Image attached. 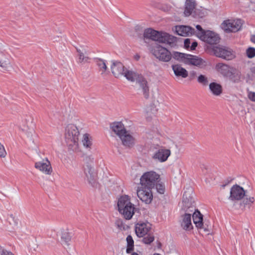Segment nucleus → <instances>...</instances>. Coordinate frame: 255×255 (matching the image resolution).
<instances>
[{"instance_id": "423d86ee", "label": "nucleus", "mask_w": 255, "mask_h": 255, "mask_svg": "<svg viewBox=\"0 0 255 255\" xmlns=\"http://www.w3.org/2000/svg\"><path fill=\"white\" fill-rule=\"evenodd\" d=\"M160 181V176L154 171L144 173L140 178V183L142 186L152 189L155 184Z\"/></svg>"}, {"instance_id": "5701e85b", "label": "nucleus", "mask_w": 255, "mask_h": 255, "mask_svg": "<svg viewBox=\"0 0 255 255\" xmlns=\"http://www.w3.org/2000/svg\"><path fill=\"white\" fill-rule=\"evenodd\" d=\"M192 218L197 228L203 229L205 231L208 230L204 226L203 222V216L199 211L195 210L192 215Z\"/></svg>"}, {"instance_id": "9d476101", "label": "nucleus", "mask_w": 255, "mask_h": 255, "mask_svg": "<svg viewBox=\"0 0 255 255\" xmlns=\"http://www.w3.org/2000/svg\"><path fill=\"white\" fill-rule=\"evenodd\" d=\"M194 201L190 195L185 192L183 195L182 210L185 213H190L192 214L195 211V207L193 205Z\"/></svg>"}, {"instance_id": "4be33fe9", "label": "nucleus", "mask_w": 255, "mask_h": 255, "mask_svg": "<svg viewBox=\"0 0 255 255\" xmlns=\"http://www.w3.org/2000/svg\"><path fill=\"white\" fill-rule=\"evenodd\" d=\"M234 67L219 63L216 65L217 71L224 77L228 78Z\"/></svg>"}, {"instance_id": "e433bc0d", "label": "nucleus", "mask_w": 255, "mask_h": 255, "mask_svg": "<svg viewBox=\"0 0 255 255\" xmlns=\"http://www.w3.org/2000/svg\"><path fill=\"white\" fill-rule=\"evenodd\" d=\"M154 240V237L153 235L149 234L147 236L144 237L142 239V242L145 244H150Z\"/></svg>"}, {"instance_id": "a211bd4d", "label": "nucleus", "mask_w": 255, "mask_h": 255, "mask_svg": "<svg viewBox=\"0 0 255 255\" xmlns=\"http://www.w3.org/2000/svg\"><path fill=\"white\" fill-rule=\"evenodd\" d=\"M186 57L185 63L186 64L192 65L199 67H202L206 65L205 61L197 56L188 54Z\"/></svg>"}, {"instance_id": "2eb2a0df", "label": "nucleus", "mask_w": 255, "mask_h": 255, "mask_svg": "<svg viewBox=\"0 0 255 255\" xmlns=\"http://www.w3.org/2000/svg\"><path fill=\"white\" fill-rule=\"evenodd\" d=\"M171 154L169 149L161 147L155 152L153 155V158L159 162H163L166 161Z\"/></svg>"}, {"instance_id": "f8f14e48", "label": "nucleus", "mask_w": 255, "mask_h": 255, "mask_svg": "<svg viewBox=\"0 0 255 255\" xmlns=\"http://www.w3.org/2000/svg\"><path fill=\"white\" fill-rule=\"evenodd\" d=\"M151 224L148 222H139L135 225V232L138 237H143L149 232Z\"/></svg>"}, {"instance_id": "b1692460", "label": "nucleus", "mask_w": 255, "mask_h": 255, "mask_svg": "<svg viewBox=\"0 0 255 255\" xmlns=\"http://www.w3.org/2000/svg\"><path fill=\"white\" fill-rule=\"evenodd\" d=\"M233 83H239L242 81L243 76L241 72L234 67L228 77Z\"/></svg>"}, {"instance_id": "a19ab883", "label": "nucleus", "mask_w": 255, "mask_h": 255, "mask_svg": "<svg viewBox=\"0 0 255 255\" xmlns=\"http://www.w3.org/2000/svg\"><path fill=\"white\" fill-rule=\"evenodd\" d=\"M6 155V152L3 145L0 142V157H4Z\"/></svg>"}, {"instance_id": "9b49d317", "label": "nucleus", "mask_w": 255, "mask_h": 255, "mask_svg": "<svg viewBox=\"0 0 255 255\" xmlns=\"http://www.w3.org/2000/svg\"><path fill=\"white\" fill-rule=\"evenodd\" d=\"M150 188L142 186L137 191L138 197L146 204H149L153 199V195Z\"/></svg>"}, {"instance_id": "49530a36", "label": "nucleus", "mask_w": 255, "mask_h": 255, "mask_svg": "<svg viewBox=\"0 0 255 255\" xmlns=\"http://www.w3.org/2000/svg\"><path fill=\"white\" fill-rule=\"evenodd\" d=\"M190 44V40L189 39L187 38V39H185V40H184V46L186 48L189 47Z\"/></svg>"}, {"instance_id": "a18cd8bd", "label": "nucleus", "mask_w": 255, "mask_h": 255, "mask_svg": "<svg viewBox=\"0 0 255 255\" xmlns=\"http://www.w3.org/2000/svg\"><path fill=\"white\" fill-rule=\"evenodd\" d=\"M116 224L119 228L122 229V228H124L123 227V221L121 220H118L116 221Z\"/></svg>"}, {"instance_id": "f704fd0d", "label": "nucleus", "mask_w": 255, "mask_h": 255, "mask_svg": "<svg viewBox=\"0 0 255 255\" xmlns=\"http://www.w3.org/2000/svg\"><path fill=\"white\" fill-rule=\"evenodd\" d=\"M97 65L101 71V74H104L107 69V67L106 62L104 60L102 59H99L97 61Z\"/></svg>"}, {"instance_id": "ddd939ff", "label": "nucleus", "mask_w": 255, "mask_h": 255, "mask_svg": "<svg viewBox=\"0 0 255 255\" xmlns=\"http://www.w3.org/2000/svg\"><path fill=\"white\" fill-rule=\"evenodd\" d=\"M200 39L210 44H215L219 42V37L215 32L207 30L200 35Z\"/></svg>"}, {"instance_id": "ea45409f", "label": "nucleus", "mask_w": 255, "mask_h": 255, "mask_svg": "<svg viewBox=\"0 0 255 255\" xmlns=\"http://www.w3.org/2000/svg\"><path fill=\"white\" fill-rule=\"evenodd\" d=\"M156 189L157 191L160 194H163L165 190L164 186L163 184L157 182L155 184Z\"/></svg>"}, {"instance_id": "1a4fd4ad", "label": "nucleus", "mask_w": 255, "mask_h": 255, "mask_svg": "<svg viewBox=\"0 0 255 255\" xmlns=\"http://www.w3.org/2000/svg\"><path fill=\"white\" fill-rule=\"evenodd\" d=\"M212 51L216 56L227 60H232L235 57L233 51L228 47L219 46H214Z\"/></svg>"}, {"instance_id": "09e8293b", "label": "nucleus", "mask_w": 255, "mask_h": 255, "mask_svg": "<svg viewBox=\"0 0 255 255\" xmlns=\"http://www.w3.org/2000/svg\"><path fill=\"white\" fill-rule=\"evenodd\" d=\"M11 219L13 221L14 224H16V225L17 224L16 221L14 220V217L12 215H10L9 216V219Z\"/></svg>"}, {"instance_id": "7c9ffc66", "label": "nucleus", "mask_w": 255, "mask_h": 255, "mask_svg": "<svg viewBox=\"0 0 255 255\" xmlns=\"http://www.w3.org/2000/svg\"><path fill=\"white\" fill-rule=\"evenodd\" d=\"M255 202V199L253 197H248L245 196L241 203V207H243L244 209H250L252 206V204Z\"/></svg>"}, {"instance_id": "393cba45", "label": "nucleus", "mask_w": 255, "mask_h": 255, "mask_svg": "<svg viewBox=\"0 0 255 255\" xmlns=\"http://www.w3.org/2000/svg\"><path fill=\"white\" fill-rule=\"evenodd\" d=\"M172 68L176 76L181 77L183 78H185L188 76L187 71L180 65L178 64L173 65Z\"/></svg>"}, {"instance_id": "c85d7f7f", "label": "nucleus", "mask_w": 255, "mask_h": 255, "mask_svg": "<svg viewBox=\"0 0 255 255\" xmlns=\"http://www.w3.org/2000/svg\"><path fill=\"white\" fill-rule=\"evenodd\" d=\"M209 90L212 94L216 96H220L222 93L221 85L216 82H212L209 84Z\"/></svg>"}, {"instance_id": "8fccbe9b", "label": "nucleus", "mask_w": 255, "mask_h": 255, "mask_svg": "<svg viewBox=\"0 0 255 255\" xmlns=\"http://www.w3.org/2000/svg\"><path fill=\"white\" fill-rule=\"evenodd\" d=\"M134 58L136 60H138L140 58V56L138 54H136L134 56Z\"/></svg>"}, {"instance_id": "c756f323", "label": "nucleus", "mask_w": 255, "mask_h": 255, "mask_svg": "<svg viewBox=\"0 0 255 255\" xmlns=\"http://www.w3.org/2000/svg\"><path fill=\"white\" fill-rule=\"evenodd\" d=\"M71 241V236L67 230L61 231V242L64 246H68Z\"/></svg>"}, {"instance_id": "c03bdc74", "label": "nucleus", "mask_w": 255, "mask_h": 255, "mask_svg": "<svg viewBox=\"0 0 255 255\" xmlns=\"http://www.w3.org/2000/svg\"><path fill=\"white\" fill-rule=\"evenodd\" d=\"M248 98L251 101L255 102V92H249Z\"/></svg>"}, {"instance_id": "5fc2aeb1", "label": "nucleus", "mask_w": 255, "mask_h": 255, "mask_svg": "<svg viewBox=\"0 0 255 255\" xmlns=\"http://www.w3.org/2000/svg\"><path fill=\"white\" fill-rule=\"evenodd\" d=\"M131 255H138L136 253H133Z\"/></svg>"}, {"instance_id": "72a5a7b5", "label": "nucleus", "mask_w": 255, "mask_h": 255, "mask_svg": "<svg viewBox=\"0 0 255 255\" xmlns=\"http://www.w3.org/2000/svg\"><path fill=\"white\" fill-rule=\"evenodd\" d=\"M126 240L127 242L126 252L127 254H130L133 250V240L130 235L128 236Z\"/></svg>"}, {"instance_id": "f3484780", "label": "nucleus", "mask_w": 255, "mask_h": 255, "mask_svg": "<svg viewBox=\"0 0 255 255\" xmlns=\"http://www.w3.org/2000/svg\"><path fill=\"white\" fill-rule=\"evenodd\" d=\"M35 167L47 175L51 174L52 172L50 163L47 159L36 162Z\"/></svg>"}, {"instance_id": "473e14b6", "label": "nucleus", "mask_w": 255, "mask_h": 255, "mask_svg": "<svg viewBox=\"0 0 255 255\" xmlns=\"http://www.w3.org/2000/svg\"><path fill=\"white\" fill-rule=\"evenodd\" d=\"M82 143L85 147L91 148V146L92 144V138L88 134L85 133L83 135Z\"/></svg>"}, {"instance_id": "c9c22d12", "label": "nucleus", "mask_w": 255, "mask_h": 255, "mask_svg": "<svg viewBox=\"0 0 255 255\" xmlns=\"http://www.w3.org/2000/svg\"><path fill=\"white\" fill-rule=\"evenodd\" d=\"M197 81L203 86H207L208 84V78L203 75H200L198 76Z\"/></svg>"}, {"instance_id": "6e6552de", "label": "nucleus", "mask_w": 255, "mask_h": 255, "mask_svg": "<svg viewBox=\"0 0 255 255\" xmlns=\"http://www.w3.org/2000/svg\"><path fill=\"white\" fill-rule=\"evenodd\" d=\"M242 26L241 19H227L221 24L222 28L227 32H236L241 29Z\"/></svg>"}, {"instance_id": "f03ea898", "label": "nucleus", "mask_w": 255, "mask_h": 255, "mask_svg": "<svg viewBox=\"0 0 255 255\" xmlns=\"http://www.w3.org/2000/svg\"><path fill=\"white\" fill-rule=\"evenodd\" d=\"M143 36L144 40L151 39L159 43L167 44L171 46L176 41L175 37L166 32H159L152 28L145 29Z\"/></svg>"}, {"instance_id": "864d4df0", "label": "nucleus", "mask_w": 255, "mask_h": 255, "mask_svg": "<svg viewBox=\"0 0 255 255\" xmlns=\"http://www.w3.org/2000/svg\"><path fill=\"white\" fill-rule=\"evenodd\" d=\"M251 71L252 73L255 74V66L251 68Z\"/></svg>"}, {"instance_id": "aec40b11", "label": "nucleus", "mask_w": 255, "mask_h": 255, "mask_svg": "<svg viewBox=\"0 0 255 255\" xmlns=\"http://www.w3.org/2000/svg\"><path fill=\"white\" fill-rule=\"evenodd\" d=\"M111 70L113 74L116 77H119L124 74L126 68L123 64L118 61H114L111 65Z\"/></svg>"}, {"instance_id": "37998d69", "label": "nucleus", "mask_w": 255, "mask_h": 255, "mask_svg": "<svg viewBox=\"0 0 255 255\" xmlns=\"http://www.w3.org/2000/svg\"><path fill=\"white\" fill-rule=\"evenodd\" d=\"M0 253L1 255H14L11 252L3 248L0 249Z\"/></svg>"}, {"instance_id": "2f4dec72", "label": "nucleus", "mask_w": 255, "mask_h": 255, "mask_svg": "<svg viewBox=\"0 0 255 255\" xmlns=\"http://www.w3.org/2000/svg\"><path fill=\"white\" fill-rule=\"evenodd\" d=\"M188 54L180 53L178 52H174L173 54H172V57H173L175 59L181 61L182 62H184L185 63V61L186 60V56H187Z\"/></svg>"}, {"instance_id": "7ed1b4c3", "label": "nucleus", "mask_w": 255, "mask_h": 255, "mask_svg": "<svg viewBox=\"0 0 255 255\" xmlns=\"http://www.w3.org/2000/svg\"><path fill=\"white\" fill-rule=\"evenodd\" d=\"M110 128L112 133L116 134L121 139L124 145L130 146L133 144V137L128 131L126 130L122 122H117L111 123Z\"/></svg>"}, {"instance_id": "79ce46f5", "label": "nucleus", "mask_w": 255, "mask_h": 255, "mask_svg": "<svg viewBox=\"0 0 255 255\" xmlns=\"http://www.w3.org/2000/svg\"><path fill=\"white\" fill-rule=\"evenodd\" d=\"M196 27L199 30V32L197 34V36L200 39V35L204 34V32L206 31L204 30L200 25H197Z\"/></svg>"}, {"instance_id": "dca6fc26", "label": "nucleus", "mask_w": 255, "mask_h": 255, "mask_svg": "<svg viewBox=\"0 0 255 255\" xmlns=\"http://www.w3.org/2000/svg\"><path fill=\"white\" fill-rule=\"evenodd\" d=\"M136 82L139 87V89L141 90L144 98L147 99L149 97V86L146 79L141 75L137 79Z\"/></svg>"}, {"instance_id": "de8ad7c7", "label": "nucleus", "mask_w": 255, "mask_h": 255, "mask_svg": "<svg viewBox=\"0 0 255 255\" xmlns=\"http://www.w3.org/2000/svg\"><path fill=\"white\" fill-rule=\"evenodd\" d=\"M197 42L194 41V42H192V45L190 47L191 50H194L195 49V48L197 47Z\"/></svg>"}, {"instance_id": "a878e982", "label": "nucleus", "mask_w": 255, "mask_h": 255, "mask_svg": "<svg viewBox=\"0 0 255 255\" xmlns=\"http://www.w3.org/2000/svg\"><path fill=\"white\" fill-rule=\"evenodd\" d=\"M78 52V59L77 62L79 64H84L86 63L89 62L90 58L86 55V52L85 49H81L77 48Z\"/></svg>"}, {"instance_id": "6e6d98bb", "label": "nucleus", "mask_w": 255, "mask_h": 255, "mask_svg": "<svg viewBox=\"0 0 255 255\" xmlns=\"http://www.w3.org/2000/svg\"><path fill=\"white\" fill-rule=\"evenodd\" d=\"M199 16H200V17H202V16H203V14H199Z\"/></svg>"}, {"instance_id": "603ef678", "label": "nucleus", "mask_w": 255, "mask_h": 255, "mask_svg": "<svg viewBox=\"0 0 255 255\" xmlns=\"http://www.w3.org/2000/svg\"><path fill=\"white\" fill-rule=\"evenodd\" d=\"M33 131V130H31V131H30L29 133H28V134H27L28 137H30L32 136Z\"/></svg>"}, {"instance_id": "cd10ccee", "label": "nucleus", "mask_w": 255, "mask_h": 255, "mask_svg": "<svg viewBox=\"0 0 255 255\" xmlns=\"http://www.w3.org/2000/svg\"><path fill=\"white\" fill-rule=\"evenodd\" d=\"M141 74H139L136 72L129 69H126L124 74L123 76L126 78V79L131 82H135L137 80V79L139 77Z\"/></svg>"}, {"instance_id": "412c9836", "label": "nucleus", "mask_w": 255, "mask_h": 255, "mask_svg": "<svg viewBox=\"0 0 255 255\" xmlns=\"http://www.w3.org/2000/svg\"><path fill=\"white\" fill-rule=\"evenodd\" d=\"M191 216V213H185L181 216V226L184 230L189 231L193 228Z\"/></svg>"}, {"instance_id": "39448f33", "label": "nucleus", "mask_w": 255, "mask_h": 255, "mask_svg": "<svg viewBox=\"0 0 255 255\" xmlns=\"http://www.w3.org/2000/svg\"><path fill=\"white\" fill-rule=\"evenodd\" d=\"M79 131L77 127L73 124H69L65 128V139L69 148L73 151L78 149Z\"/></svg>"}, {"instance_id": "f257e3e1", "label": "nucleus", "mask_w": 255, "mask_h": 255, "mask_svg": "<svg viewBox=\"0 0 255 255\" xmlns=\"http://www.w3.org/2000/svg\"><path fill=\"white\" fill-rule=\"evenodd\" d=\"M118 211L126 220L131 219L136 212H139V209L131 202L130 197L128 195L121 196L118 201Z\"/></svg>"}, {"instance_id": "6ab92c4d", "label": "nucleus", "mask_w": 255, "mask_h": 255, "mask_svg": "<svg viewBox=\"0 0 255 255\" xmlns=\"http://www.w3.org/2000/svg\"><path fill=\"white\" fill-rule=\"evenodd\" d=\"M175 31L178 35L182 36L192 35L195 33V29L193 28L186 25L176 26Z\"/></svg>"}, {"instance_id": "20e7f679", "label": "nucleus", "mask_w": 255, "mask_h": 255, "mask_svg": "<svg viewBox=\"0 0 255 255\" xmlns=\"http://www.w3.org/2000/svg\"><path fill=\"white\" fill-rule=\"evenodd\" d=\"M94 157L90 155H85L83 157V171L85 179L92 186H94L96 182L97 173L94 165Z\"/></svg>"}, {"instance_id": "58836bf2", "label": "nucleus", "mask_w": 255, "mask_h": 255, "mask_svg": "<svg viewBox=\"0 0 255 255\" xmlns=\"http://www.w3.org/2000/svg\"><path fill=\"white\" fill-rule=\"evenodd\" d=\"M0 66L7 70L11 68V65L8 59L2 61H0Z\"/></svg>"}, {"instance_id": "4468645a", "label": "nucleus", "mask_w": 255, "mask_h": 255, "mask_svg": "<svg viewBox=\"0 0 255 255\" xmlns=\"http://www.w3.org/2000/svg\"><path fill=\"white\" fill-rule=\"evenodd\" d=\"M245 196V192L244 189L241 186L234 185L230 190V196L229 199L231 200H239Z\"/></svg>"}, {"instance_id": "0eeeda50", "label": "nucleus", "mask_w": 255, "mask_h": 255, "mask_svg": "<svg viewBox=\"0 0 255 255\" xmlns=\"http://www.w3.org/2000/svg\"><path fill=\"white\" fill-rule=\"evenodd\" d=\"M151 53L157 59L163 62H168L172 58L171 52L159 45L153 47Z\"/></svg>"}, {"instance_id": "4c0bfd02", "label": "nucleus", "mask_w": 255, "mask_h": 255, "mask_svg": "<svg viewBox=\"0 0 255 255\" xmlns=\"http://www.w3.org/2000/svg\"><path fill=\"white\" fill-rule=\"evenodd\" d=\"M246 54L248 58H253L255 57V48L249 47L246 50Z\"/></svg>"}, {"instance_id": "bb28decb", "label": "nucleus", "mask_w": 255, "mask_h": 255, "mask_svg": "<svg viewBox=\"0 0 255 255\" xmlns=\"http://www.w3.org/2000/svg\"><path fill=\"white\" fill-rule=\"evenodd\" d=\"M195 6L196 2L195 0H186L184 12L185 16H188L191 14L193 10L195 9Z\"/></svg>"}, {"instance_id": "3c124183", "label": "nucleus", "mask_w": 255, "mask_h": 255, "mask_svg": "<svg viewBox=\"0 0 255 255\" xmlns=\"http://www.w3.org/2000/svg\"><path fill=\"white\" fill-rule=\"evenodd\" d=\"M251 40L253 42L255 43V35L252 36Z\"/></svg>"}]
</instances>
